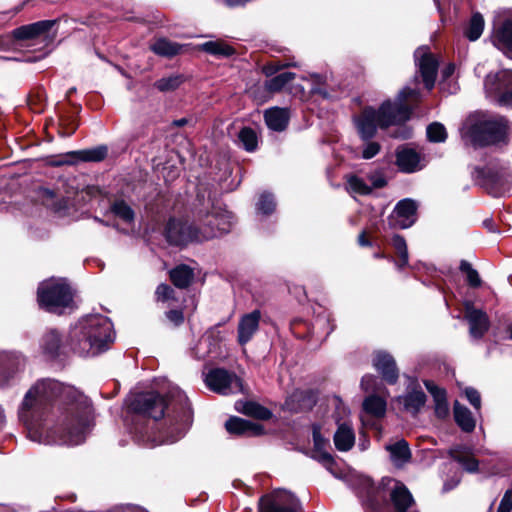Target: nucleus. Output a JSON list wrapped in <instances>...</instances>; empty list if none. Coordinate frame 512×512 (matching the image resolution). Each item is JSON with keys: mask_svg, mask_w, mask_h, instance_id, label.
Instances as JSON below:
<instances>
[{"mask_svg": "<svg viewBox=\"0 0 512 512\" xmlns=\"http://www.w3.org/2000/svg\"><path fill=\"white\" fill-rule=\"evenodd\" d=\"M490 39L494 47L512 59V14L494 22Z\"/></svg>", "mask_w": 512, "mask_h": 512, "instance_id": "4468645a", "label": "nucleus"}, {"mask_svg": "<svg viewBox=\"0 0 512 512\" xmlns=\"http://www.w3.org/2000/svg\"><path fill=\"white\" fill-rule=\"evenodd\" d=\"M300 506L298 498L293 493L277 489L261 497L259 512H297Z\"/></svg>", "mask_w": 512, "mask_h": 512, "instance_id": "f8f14e48", "label": "nucleus"}, {"mask_svg": "<svg viewBox=\"0 0 512 512\" xmlns=\"http://www.w3.org/2000/svg\"><path fill=\"white\" fill-rule=\"evenodd\" d=\"M167 407V401L155 392L137 394L130 403V408L134 412L149 416L154 420L161 419Z\"/></svg>", "mask_w": 512, "mask_h": 512, "instance_id": "ddd939ff", "label": "nucleus"}, {"mask_svg": "<svg viewBox=\"0 0 512 512\" xmlns=\"http://www.w3.org/2000/svg\"><path fill=\"white\" fill-rule=\"evenodd\" d=\"M484 90L491 101L512 108V70L489 73L484 80Z\"/></svg>", "mask_w": 512, "mask_h": 512, "instance_id": "9d476101", "label": "nucleus"}, {"mask_svg": "<svg viewBox=\"0 0 512 512\" xmlns=\"http://www.w3.org/2000/svg\"><path fill=\"white\" fill-rule=\"evenodd\" d=\"M370 186L373 188H382L386 185V179L380 174H372L368 177Z\"/></svg>", "mask_w": 512, "mask_h": 512, "instance_id": "bf43d9fd", "label": "nucleus"}, {"mask_svg": "<svg viewBox=\"0 0 512 512\" xmlns=\"http://www.w3.org/2000/svg\"><path fill=\"white\" fill-rule=\"evenodd\" d=\"M183 82V78L180 75H173L166 78H161L155 82V86L162 92L172 91L178 88Z\"/></svg>", "mask_w": 512, "mask_h": 512, "instance_id": "49530a36", "label": "nucleus"}, {"mask_svg": "<svg viewBox=\"0 0 512 512\" xmlns=\"http://www.w3.org/2000/svg\"><path fill=\"white\" fill-rule=\"evenodd\" d=\"M427 137L431 142H444L447 132L441 123L434 122L427 127Z\"/></svg>", "mask_w": 512, "mask_h": 512, "instance_id": "09e8293b", "label": "nucleus"}, {"mask_svg": "<svg viewBox=\"0 0 512 512\" xmlns=\"http://www.w3.org/2000/svg\"><path fill=\"white\" fill-rule=\"evenodd\" d=\"M42 348L50 357H55L59 354L61 339L56 330H50L43 336Z\"/></svg>", "mask_w": 512, "mask_h": 512, "instance_id": "c9c22d12", "label": "nucleus"}, {"mask_svg": "<svg viewBox=\"0 0 512 512\" xmlns=\"http://www.w3.org/2000/svg\"><path fill=\"white\" fill-rule=\"evenodd\" d=\"M380 149L381 147L379 143L368 141L363 147L362 157L364 159H371L379 153Z\"/></svg>", "mask_w": 512, "mask_h": 512, "instance_id": "603ef678", "label": "nucleus"}, {"mask_svg": "<svg viewBox=\"0 0 512 512\" xmlns=\"http://www.w3.org/2000/svg\"><path fill=\"white\" fill-rule=\"evenodd\" d=\"M458 483H459V479L453 481L452 483L446 482L443 486V490L449 491V490L453 489L455 486H457Z\"/></svg>", "mask_w": 512, "mask_h": 512, "instance_id": "69168bd1", "label": "nucleus"}, {"mask_svg": "<svg viewBox=\"0 0 512 512\" xmlns=\"http://www.w3.org/2000/svg\"><path fill=\"white\" fill-rule=\"evenodd\" d=\"M14 47V37L12 35H0V51H9Z\"/></svg>", "mask_w": 512, "mask_h": 512, "instance_id": "13d9d810", "label": "nucleus"}, {"mask_svg": "<svg viewBox=\"0 0 512 512\" xmlns=\"http://www.w3.org/2000/svg\"><path fill=\"white\" fill-rule=\"evenodd\" d=\"M238 141L246 151L252 152L257 148L258 137L252 128L244 127L239 131Z\"/></svg>", "mask_w": 512, "mask_h": 512, "instance_id": "a19ab883", "label": "nucleus"}, {"mask_svg": "<svg viewBox=\"0 0 512 512\" xmlns=\"http://www.w3.org/2000/svg\"><path fill=\"white\" fill-rule=\"evenodd\" d=\"M484 30V19L480 13H474L464 30V35L470 41H476L480 38Z\"/></svg>", "mask_w": 512, "mask_h": 512, "instance_id": "ea45409f", "label": "nucleus"}, {"mask_svg": "<svg viewBox=\"0 0 512 512\" xmlns=\"http://www.w3.org/2000/svg\"><path fill=\"white\" fill-rule=\"evenodd\" d=\"M295 74L292 72H282L266 82V88L270 92L281 90L287 83L293 80Z\"/></svg>", "mask_w": 512, "mask_h": 512, "instance_id": "a18cd8bd", "label": "nucleus"}, {"mask_svg": "<svg viewBox=\"0 0 512 512\" xmlns=\"http://www.w3.org/2000/svg\"><path fill=\"white\" fill-rule=\"evenodd\" d=\"M230 434L239 436H257L263 433V427L257 423L239 417H230L225 423Z\"/></svg>", "mask_w": 512, "mask_h": 512, "instance_id": "5701e85b", "label": "nucleus"}, {"mask_svg": "<svg viewBox=\"0 0 512 512\" xmlns=\"http://www.w3.org/2000/svg\"><path fill=\"white\" fill-rule=\"evenodd\" d=\"M39 305L51 313L62 314L73 308V293L64 279L51 278L40 283L37 291Z\"/></svg>", "mask_w": 512, "mask_h": 512, "instance_id": "0eeeda50", "label": "nucleus"}, {"mask_svg": "<svg viewBox=\"0 0 512 512\" xmlns=\"http://www.w3.org/2000/svg\"><path fill=\"white\" fill-rule=\"evenodd\" d=\"M472 176L478 185L496 197L509 192L512 186V173L509 167L498 160L476 166Z\"/></svg>", "mask_w": 512, "mask_h": 512, "instance_id": "423d86ee", "label": "nucleus"}, {"mask_svg": "<svg viewBox=\"0 0 512 512\" xmlns=\"http://www.w3.org/2000/svg\"><path fill=\"white\" fill-rule=\"evenodd\" d=\"M194 277L193 270L187 265H179L170 271V278L178 288H186Z\"/></svg>", "mask_w": 512, "mask_h": 512, "instance_id": "72a5a7b5", "label": "nucleus"}, {"mask_svg": "<svg viewBox=\"0 0 512 512\" xmlns=\"http://www.w3.org/2000/svg\"><path fill=\"white\" fill-rule=\"evenodd\" d=\"M200 47L203 51L217 56H230L234 53V49L231 46L220 41H208Z\"/></svg>", "mask_w": 512, "mask_h": 512, "instance_id": "37998d69", "label": "nucleus"}, {"mask_svg": "<svg viewBox=\"0 0 512 512\" xmlns=\"http://www.w3.org/2000/svg\"><path fill=\"white\" fill-rule=\"evenodd\" d=\"M424 384L428 392L434 398L436 415L439 418H445L449 413L445 390L439 388L433 381L427 380Z\"/></svg>", "mask_w": 512, "mask_h": 512, "instance_id": "bb28decb", "label": "nucleus"}, {"mask_svg": "<svg viewBox=\"0 0 512 512\" xmlns=\"http://www.w3.org/2000/svg\"><path fill=\"white\" fill-rule=\"evenodd\" d=\"M464 393H465V396H466L467 400L469 401V403L476 410H479L481 408V396H480V393L476 389H474L472 387L465 388Z\"/></svg>", "mask_w": 512, "mask_h": 512, "instance_id": "3c124183", "label": "nucleus"}, {"mask_svg": "<svg viewBox=\"0 0 512 512\" xmlns=\"http://www.w3.org/2000/svg\"><path fill=\"white\" fill-rule=\"evenodd\" d=\"M346 189L352 195H369L372 192L370 184L356 175L347 176Z\"/></svg>", "mask_w": 512, "mask_h": 512, "instance_id": "58836bf2", "label": "nucleus"}, {"mask_svg": "<svg viewBox=\"0 0 512 512\" xmlns=\"http://www.w3.org/2000/svg\"><path fill=\"white\" fill-rule=\"evenodd\" d=\"M166 317L175 325H179L184 320L183 313L180 310H170L166 313Z\"/></svg>", "mask_w": 512, "mask_h": 512, "instance_id": "680f3d73", "label": "nucleus"}, {"mask_svg": "<svg viewBox=\"0 0 512 512\" xmlns=\"http://www.w3.org/2000/svg\"><path fill=\"white\" fill-rule=\"evenodd\" d=\"M465 319L469 324V333L475 339L482 338L489 330L490 321L483 310L476 309L471 302H465Z\"/></svg>", "mask_w": 512, "mask_h": 512, "instance_id": "f3484780", "label": "nucleus"}, {"mask_svg": "<svg viewBox=\"0 0 512 512\" xmlns=\"http://www.w3.org/2000/svg\"><path fill=\"white\" fill-rule=\"evenodd\" d=\"M183 45L167 38H158L151 45L150 49L159 56L173 57L182 51Z\"/></svg>", "mask_w": 512, "mask_h": 512, "instance_id": "c756f323", "label": "nucleus"}, {"mask_svg": "<svg viewBox=\"0 0 512 512\" xmlns=\"http://www.w3.org/2000/svg\"><path fill=\"white\" fill-rule=\"evenodd\" d=\"M358 243L361 246H370L371 245V243L366 239L365 232H362L358 236Z\"/></svg>", "mask_w": 512, "mask_h": 512, "instance_id": "0e129e2a", "label": "nucleus"}, {"mask_svg": "<svg viewBox=\"0 0 512 512\" xmlns=\"http://www.w3.org/2000/svg\"><path fill=\"white\" fill-rule=\"evenodd\" d=\"M373 366L389 384L397 382L399 371L391 354L383 350L376 351L373 356Z\"/></svg>", "mask_w": 512, "mask_h": 512, "instance_id": "6ab92c4d", "label": "nucleus"}, {"mask_svg": "<svg viewBox=\"0 0 512 512\" xmlns=\"http://www.w3.org/2000/svg\"><path fill=\"white\" fill-rule=\"evenodd\" d=\"M417 203L409 198L399 201L393 209L389 224L394 228L406 229L411 227L417 218Z\"/></svg>", "mask_w": 512, "mask_h": 512, "instance_id": "dca6fc26", "label": "nucleus"}, {"mask_svg": "<svg viewBox=\"0 0 512 512\" xmlns=\"http://www.w3.org/2000/svg\"><path fill=\"white\" fill-rule=\"evenodd\" d=\"M170 398H176L179 410L174 421L170 424L167 434L158 439H151V446L159 444L174 443L184 436L192 422V411L188 403L187 397L178 389L173 388L169 394Z\"/></svg>", "mask_w": 512, "mask_h": 512, "instance_id": "1a4fd4ad", "label": "nucleus"}, {"mask_svg": "<svg viewBox=\"0 0 512 512\" xmlns=\"http://www.w3.org/2000/svg\"><path fill=\"white\" fill-rule=\"evenodd\" d=\"M236 410L245 415L252 416L257 419L265 420L271 417V412L267 408L252 401L236 402Z\"/></svg>", "mask_w": 512, "mask_h": 512, "instance_id": "473e14b6", "label": "nucleus"}, {"mask_svg": "<svg viewBox=\"0 0 512 512\" xmlns=\"http://www.w3.org/2000/svg\"><path fill=\"white\" fill-rule=\"evenodd\" d=\"M418 96L417 89L404 87L398 93L396 102L385 101L379 110L372 107L365 108L361 115L355 118L360 137L363 140H369L376 134L377 127L386 128L408 120L411 111L404 102L408 98H417Z\"/></svg>", "mask_w": 512, "mask_h": 512, "instance_id": "f03ea898", "label": "nucleus"}, {"mask_svg": "<svg viewBox=\"0 0 512 512\" xmlns=\"http://www.w3.org/2000/svg\"><path fill=\"white\" fill-rule=\"evenodd\" d=\"M396 165L403 173H415L425 167L424 157L407 146H400L396 150Z\"/></svg>", "mask_w": 512, "mask_h": 512, "instance_id": "a211bd4d", "label": "nucleus"}, {"mask_svg": "<svg viewBox=\"0 0 512 512\" xmlns=\"http://www.w3.org/2000/svg\"><path fill=\"white\" fill-rule=\"evenodd\" d=\"M265 122L269 129L274 131H283L289 121V112L284 108H270L265 111Z\"/></svg>", "mask_w": 512, "mask_h": 512, "instance_id": "a878e982", "label": "nucleus"}, {"mask_svg": "<svg viewBox=\"0 0 512 512\" xmlns=\"http://www.w3.org/2000/svg\"><path fill=\"white\" fill-rule=\"evenodd\" d=\"M398 402L403 404L404 409L412 414L419 412L426 402V395L422 390H413L405 396L397 398Z\"/></svg>", "mask_w": 512, "mask_h": 512, "instance_id": "7c9ffc66", "label": "nucleus"}, {"mask_svg": "<svg viewBox=\"0 0 512 512\" xmlns=\"http://www.w3.org/2000/svg\"><path fill=\"white\" fill-rule=\"evenodd\" d=\"M112 213L125 223H132L135 218L133 209L123 200H117L111 205Z\"/></svg>", "mask_w": 512, "mask_h": 512, "instance_id": "79ce46f5", "label": "nucleus"}, {"mask_svg": "<svg viewBox=\"0 0 512 512\" xmlns=\"http://www.w3.org/2000/svg\"><path fill=\"white\" fill-rule=\"evenodd\" d=\"M204 382L213 392L221 395L237 394L243 391L242 380L234 373L215 368L205 374Z\"/></svg>", "mask_w": 512, "mask_h": 512, "instance_id": "9b49d317", "label": "nucleus"}, {"mask_svg": "<svg viewBox=\"0 0 512 512\" xmlns=\"http://www.w3.org/2000/svg\"><path fill=\"white\" fill-rule=\"evenodd\" d=\"M56 20H43L21 26L13 31L14 40H28L48 33L56 24Z\"/></svg>", "mask_w": 512, "mask_h": 512, "instance_id": "4be33fe9", "label": "nucleus"}, {"mask_svg": "<svg viewBox=\"0 0 512 512\" xmlns=\"http://www.w3.org/2000/svg\"><path fill=\"white\" fill-rule=\"evenodd\" d=\"M449 454L453 460L459 463L468 473H475L478 471L479 462L470 449L457 446L450 449Z\"/></svg>", "mask_w": 512, "mask_h": 512, "instance_id": "b1692460", "label": "nucleus"}, {"mask_svg": "<svg viewBox=\"0 0 512 512\" xmlns=\"http://www.w3.org/2000/svg\"><path fill=\"white\" fill-rule=\"evenodd\" d=\"M310 78H311L312 82L315 84H320V83H322V80H323V77L318 74H312V75H310Z\"/></svg>", "mask_w": 512, "mask_h": 512, "instance_id": "338daca9", "label": "nucleus"}, {"mask_svg": "<svg viewBox=\"0 0 512 512\" xmlns=\"http://www.w3.org/2000/svg\"><path fill=\"white\" fill-rule=\"evenodd\" d=\"M260 319L261 312L258 309L241 316L237 328L238 342L241 345H245L252 339L259 328Z\"/></svg>", "mask_w": 512, "mask_h": 512, "instance_id": "aec40b11", "label": "nucleus"}, {"mask_svg": "<svg viewBox=\"0 0 512 512\" xmlns=\"http://www.w3.org/2000/svg\"><path fill=\"white\" fill-rule=\"evenodd\" d=\"M322 326H327L325 330L326 335H329L334 329V326L330 324V315L326 312L322 316L319 315L313 324L314 329L321 328Z\"/></svg>", "mask_w": 512, "mask_h": 512, "instance_id": "864d4df0", "label": "nucleus"}, {"mask_svg": "<svg viewBox=\"0 0 512 512\" xmlns=\"http://www.w3.org/2000/svg\"><path fill=\"white\" fill-rule=\"evenodd\" d=\"M61 130L60 135L64 137H68L72 135L75 130L77 129V124L74 123V121H68V119H62L61 120Z\"/></svg>", "mask_w": 512, "mask_h": 512, "instance_id": "4d7b16f0", "label": "nucleus"}, {"mask_svg": "<svg viewBox=\"0 0 512 512\" xmlns=\"http://www.w3.org/2000/svg\"><path fill=\"white\" fill-rule=\"evenodd\" d=\"M358 494L365 506L376 509L388 497L396 512H416L414 498L408 488L400 481L385 477L378 486L367 476L359 478Z\"/></svg>", "mask_w": 512, "mask_h": 512, "instance_id": "39448f33", "label": "nucleus"}, {"mask_svg": "<svg viewBox=\"0 0 512 512\" xmlns=\"http://www.w3.org/2000/svg\"><path fill=\"white\" fill-rule=\"evenodd\" d=\"M173 289L167 284H160L156 289V298L159 301H167L172 297Z\"/></svg>", "mask_w": 512, "mask_h": 512, "instance_id": "5fc2aeb1", "label": "nucleus"}, {"mask_svg": "<svg viewBox=\"0 0 512 512\" xmlns=\"http://www.w3.org/2000/svg\"><path fill=\"white\" fill-rule=\"evenodd\" d=\"M414 58L425 87L431 90L434 87L438 70L437 59L428 47H419L414 53Z\"/></svg>", "mask_w": 512, "mask_h": 512, "instance_id": "2eb2a0df", "label": "nucleus"}, {"mask_svg": "<svg viewBox=\"0 0 512 512\" xmlns=\"http://www.w3.org/2000/svg\"><path fill=\"white\" fill-rule=\"evenodd\" d=\"M460 270L466 274V280L471 287H479L482 283L478 272L472 267L467 261H462L460 264Z\"/></svg>", "mask_w": 512, "mask_h": 512, "instance_id": "8fccbe9b", "label": "nucleus"}, {"mask_svg": "<svg viewBox=\"0 0 512 512\" xmlns=\"http://www.w3.org/2000/svg\"><path fill=\"white\" fill-rule=\"evenodd\" d=\"M39 196L42 202L56 212H61L73 205L69 197L58 195L55 191L48 188H41Z\"/></svg>", "mask_w": 512, "mask_h": 512, "instance_id": "393cba45", "label": "nucleus"}, {"mask_svg": "<svg viewBox=\"0 0 512 512\" xmlns=\"http://www.w3.org/2000/svg\"><path fill=\"white\" fill-rule=\"evenodd\" d=\"M92 408L77 389L52 379L37 381L18 409L27 437L44 445H79L90 430Z\"/></svg>", "mask_w": 512, "mask_h": 512, "instance_id": "f257e3e1", "label": "nucleus"}, {"mask_svg": "<svg viewBox=\"0 0 512 512\" xmlns=\"http://www.w3.org/2000/svg\"><path fill=\"white\" fill-rule=\"evenodd\" d=\"M509 125L504 117L495 116L478 120L468 130L473 146L484 147L506 142Z\"/></svg>", "mask_w": 512, "mask_h": 512, "instance_id": "6e6552de", "label": "nucleus"}, {"mask_svg": "<svg viewBox=\"0 0 512 512\" xmlns=\"http://www.w3.org/2000/svg\"><path fill=\"white\" fill-rule=\"evenodd\" d=\"M113 340L111 321L103 315H89L71 328L68 345L80 356H95L105 351Z\"/></svg>", "mask_w": 512, "mask_h": 512, "instance_id": "7ed1b4c3", "label": "nucleus"}, {"mask_svg": "<svg viewBox=\"0 0 512 512\" xmlns=\"http://www.w3.org/2000/svg\"><path fill=\"white\" fill-rule=\"evenodd\" d=\"M363 408L375 417H382L386 412V400L380 396L370 395L365 398Z\"/></svg>", "mask_w": 512, "mask_h": 512, "instance_id": "e433bc0d", "label": "nucleus"}, {"mask_svg": "<svg viewBox=\"0 0 512 512\" xmlns=\"http://www.w3.org/2000/svg\"><path fill=\"white\" fill-rule=\"evenodd\" d=\"M386 450L390 454V459L395 466H402L408 462L411 457V452L408 443L404 440H398L395 443L386 446Z\"/></svg>", "mask_w": 512, "mask_h": 512, "instance_id": "cd10ccee", "label": "nucleus"}, {"mask_svg": "<svg viewBox=\"0 0 512 512\" xmlns=\"http://www.w3.org/2000/svg\"><path fill=\"white\" fill-rule=\"evenodd\" d=\"M113 512H147L143 508L134 505H119L113 508Z\"/></svg>", "mask_w": 512, "mask_h": 512, "instance_id": "e2e57ef3", "label": "nucleus"}, {"mask_svg": "<svg viewBox=\"0 0 512 512\" xmlns=\"http://www.w3.org/2000/svg\"><path fill=\"white\" fill-rule=\"evenodd\" d=\"M216 349V343L213 341L212 333L204 335L194 348V354L198 359L205 358Z\"/></svg>", "mask_w": 512, "mask_h": 512, "instance_id": "c03bdc74", "label": "nucleus"}, {"mask_svg": "<svg viewBox=\"0 0 512 512\" xmlns=\"http://www.w3.org/2000/svg\"><path fill=\"white\" fill-rule=\"evenodd\" d=\"M454 418L457 425L464 432L469 433L475 429L476 421L472 416L471 411L467 407L459 404L458 402H456L454 405Z\"/></svg>", "mask_w": 512, "mask_h": 512, "instance_id": "2f4dec72", "label": "nucleus"}, {"mask_svg": "<svg viewBox=\"0 0 512 512\" xmlns=\"http://www.w3.org/2000/svg\"><path fill=\"white\" fill-rule=\"evenodd\" d=\"M377 378L373 375H365L361 380V387L366 391L374 390Z\"/></svg>", "mask_w": 512, "mask_h": 512, "instance_id": "052dcab7", "label": "nucleus"}, {"mask_svg": "<svg viewBox=\"0 0 512 512\" xmlns=\"http://www.w3.org/2000/svg\"><path fill=\"white\" fill-rule=\"evenodd\" d=\"M392 246L394 247L396 253L399 256V260L394 261L395 265L399 270H401L404 267L408 266L409 263V255L406 240L401 235H394L392 238Z\"/></svg>", "mask_w": 512, "mask_h": 512, "instance_id": "4c0bfd02", "label": "nucleus"}, {"mask_svg": "<svg viewBox=\"0 0 512 512\" xmlns=\"http://www.w3.org/2000/svg\"><path fill=\"white\" fill-rule=\"evenodd\" d=\"M107 152V147L101 145L92 149L71 152L70 156L80 161L99 162L107 156Z\"/></svg>", "mask_w": 512, "mask_h": 512, "instance_id": "f704fd0d", "label": "nucleus"}, {"mask_svg": "<svg viewBox=\"0 0 512 512\" xmlns=\"http://www.w3.org/2000/svg\"><path fill=\"white\" fill-rule=\"evenodd\" d=\"M186 123H187V119H186V118H181V119H178V120H175V121H174V125H175V126H178V127H182V126H184Z\"/></svg>", "mask_w": 512, "mask_h": 512, "instance_id": "774afa93", "label": "nucleus"}, {"mask_svg": "<svg viewBox=\"0 0 512 512\" xmlns=\"http://www.w3.org/2000/svg\"><path fill=\"white\" fill-rule=\"evenodd\" d=\"M354 442L355 435L352 427L346 422L340 424L334 434L336 448L340 451H348L353 447Z\"/></svg>", "mask_w": 512, "mask_h": 512, "instance_id": "c85d7f7f", "label": "nucleus"}, {"mask_svg": "<svg viewBox=\"0 0 512 512\" xmlns=\"http://www.w3.org/2000/svg\"><path fill=\"white\" fill-rule=\"evenodd\" d=\"M512 510V488L507 490L499 504L497 512H510Z\"/></svg>", "mask_w": 512, "mask_h": 512, "instance_id": "6e6d98bb", "label": "nucleus"}, {"mask_svg": "<svg viewBox=\"0 0 512 512\" xmlns=\"http://www.w3.org/2000/svg\"><path fill=\"white\" fill-rule=\"evenodd\" d=\"M276 207L274 197L270 193H262L257 202V211L263 215L271 214Z\"/></svg>", "mask_w": 512, "mask_h": 512, "instance_id": "de8ad7c7", "label": "nucleus"}, {"mask_svg": "<svg viewBox=\"0 0 512 512\" xmlns=\"http://www.w3.org/2000/svg\"><path fill=\"white\" fill-rule=\"evenodd\" d=\"M313 441L314 449L311 457L321 463L330 473L336 475L335 472V461L330 453L325 451L327 441L321 436L319 428L314 427L313 429Z\"/></svg>", "mask_w": 512, "mask_h": 512, "instance_id": "412c9836", "label": "nucleus"}, {"mask_svg": "<svg viewBox=\"0 0 512 512\" xmlns=\"http://www.w3.org/2000/svg\"><path fill=\"white\" fill-rule=\"evenodd\" d=\"M198 218L202 222L200 229L181 220L170 219L166 226V239L170 244L183 246L192 241H203L226 234L231 229V215L228 212L215 211L203 213L198 211Z\"/></svg>", "mask_w": 512, "mask_h": 512, "instance_id": "20e7f679", "label": "nucleus"}]
</instances>
